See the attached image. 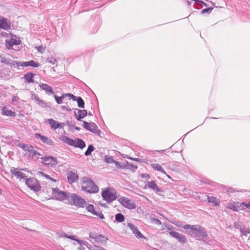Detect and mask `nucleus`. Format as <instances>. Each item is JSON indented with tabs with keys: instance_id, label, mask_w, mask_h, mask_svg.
Returning a JSON list of instances; mask_svg holds the SVG:
<instances>
[{
	"instance_id": "58",
	"label": "nucleus",
	"mask_w": 250,
	"mask_h": 250,
	"mask_svg": "<svg viewBox=\"0 0 250 250\" xmlns=\"http://www.w3.org/2000/svg\"><path fill=\"white\" fill-rule=\"evenodd\" d=\"M197 2L204 4L205 6H207V3L201 0H196Z\"/></svg>"
},
{
	"instance_id": "45",
	"label": "nucleus",
	"mask_w": 250,
	"mask_h": 250,
	"mask_svg": "<svg viewBox=\"0 0 250 250\" xmlns=\"http://www.w3.org/2000/svg\"><path fill=\"white\" fill-rule=\"evenodd\" d=\"M72 240L77 242L78 243H79L80 245H85L86 246L88 244L87 242H86V241H83V240H79V239H76L75 236H74V239H72Z\"/></svg>"
},
{
	"instance_id": "24",
	"label": "nucleus",
	"mask_w": 250,
	"mask_h": 250,
	"mask_svg": "<svg viewBox=\"0 0 250 250\" xmlns=\"http://www.w3.org/2000/svg\"><path fill=\"white\" fill-rule=\"evenodd\" d=\"M31 98L33 100H34L36 102L37 104H38L39 105H40L42 106H45V102L43 100L40 99V98L36 94H33L32 95Z\"/></svg>"
},
{
	"instance_id": "56",
	"label": "nucleus",
	"mask_w": 250,
	"mask_h": 250,
	"mask_svg": "<svg viewBox=\"0 0 250 250\" xmlns=\"http://www.w3.org/2000/svg\"><path fill=\"white\" fill-rule=\"evenodd\" d=\"M96 216H99L100 218L101 219H104V216L103 214L101 212L98 213V215H95Z\"/></svg>"
},
{
	"instance_id": "9",
	"label": "nucleus",
	"mask_w": 250,
	"mask_h": 250,
	"mask_svg": "<svg viewBox=\"0 0 250 250\" xmlns=\"http://www.w3.org/2000/svg\"><path fill=\"white\" fill-rule=\"evenodd\" d=\"M42 163L48 167H51L58 164L56 157H41Z\"/></svg>"
},
{
	"instance_id": "34",
	"label": "nucleus",
	"mask_w": 250,
	"mask_h": 250,
	"mask_svg": "<svg viewBox=\"0 0 250 250\" xmlns=\"http://www.w3.org/2000/svg\"><path fill=\"white\" fill-rule=\"evenodd\" d=\"M242 233L245 235H247V234L250 233V229L249 228L247 227L246 226H242L241 230H240Z\"/></svg>"
},
{
	"instance_id": "55",
	"label": "nucleus",
	"mask_w": 250,
	"mask_h": 250,
	"mask_svg": "<svg viewBox=\"0 0 250 250\" xmlns=\"http://www.w3.org/2000/svg\"><path fill=\"white\" fill-rule=\"evenodd\" d=\"M235 190L233 189L232 188H229L227 190V192L228 193V194H230V193L234 192Z\"/></svg>"
},
{
	"instance_id": "3",
	"label": "nucleus",
	"mask_w": 250,
	"mask_h": 250,
	"mask_svg": "<svg viewBox=\"0 0 250 250\" xmlns=\"http://www.w3.org/2000/svg\"><path fill=\"white\" fill-rule=\"evenodd\" d=\"M78 208H83L87 205L86 201L75 193H69L67 201Z\"/></svg>"
},
{
	"instance_id": "27",
	"label": "nucleus",
	"mask_w": 250,
	"mask_h": 250,
	"mask_svg": "<svg viewBox=\"0 0 250 250\" xmlns=\"http://www.w3.org/2000/svg\"><path fill=\"white\" fill-rule=\"evenodd\" d=\"M136 208V204L134 201L126 198V208L128 209H134Z\"/></svg>"
},
{
	"instance_id": "8",
	"label": "nucleus",
	"mask_w": 250,
	"mask_h": 250,
	"mask_svg": "<svg viewBox=\"0 0 250 250\" xmlns=\"http://www.w3.org/2000/svg\"><path fill=\"white\" fill-rule=\"evenodd\" d=\"M102 196L104 200L108 203H111L116 199L115 194L110 191L109 189H105L102 192Z\"/></svg>"
},
{
	"instance_id": "2",
	"label": "nucleus",
	"mask_w": 250,
	"mask_h": 250,
	"mask_svg": "<svg viewBox=\"0 0 250 250\" xmlns=\"http://www.w3.org/2000/svg\"><path fill=\"white\" fill-rule=\"evenodd\" d=\"M82 189L90 193H96L99 191V188L89 177L82 178Z\"/></svg>"
},
{
	"instance_id": "46",
	"label": "nucleus",
	"mask_w": 250,
	"mask_h": 250,
	"mask_svg": "<svg viewBox=\"0 0 250 250\" xmlns=\"http://www.w3.org/2000/svg\"><path fill=\"white\" fill-rule=\"evenodd\" d=\"M213 8V7H208V8L204 9L202 10L201 13L202 14H204L205 13H210L212 11Z\"/></svg>"
},
{
	"instance_id": "44",
	"label": "nucleus",
	"mask_w": 250,
	"mask_h": 250,
	"mask_svg": "<svg viewBox=\"0 0 250 250\" xmlns=\"http://www.w3.org/2000/svg\"><path fill=\"white\" fill-rule=\"evenodd\" d=\"M35 48L38 50V52L42 53L45 51L46 47L45 46L41 45L35 47Z\"/></svg>"
},
{
	"instance_id": "52",
	"label": "nucleus",
	"mask_w": 250,
	"mask_h": 250,
	"mask_svg": "<svg viewBox=\"0 0 250 250\" xmlns=\"http://www.w3.org/2000/svg\"><path fill=\"white\" fill-rule=\"evenodd\" d=\"M97 235H98L94 233H93V232H90L89 233V237L94 240H95V238L96 237Z\"/></svg>"
},
{
	"instance_id": "40",
	"label": "nucleus",
	"mask_w": 250,
	"mask_h": 250,
	"mask_svg": "<svg viewBox=\"0 0 250 250\" xmlns=\"http://www.w3.org/2000/svg\"><path fill=\"white\" fill-rule=\"evenodd\" d=\"M46 61L52 64H55L57 62V61L56 58H54L53 56H50L48 57L46 59Z\"/></svg>"
},
{
	"instance_id": "53",
	"label": "nucleus",
	"mask_w": 250,
	"mask_h": 250,
	"mask_svg": "<svg viewBox=\"0 0 250 250\" xmlns=\"http://www.w3.org/2000/svg\"><path fill=\"white\" fill-rule=\"evenodd\" d=\"M166 226L167 229L168 230H172L174 229L173 227L172 226H171V225H166Z\"/></svg>"
},
{
	"instance_id": "36",
	"label": "nucleus",
	"mask_w": 250,
	"mask_h": 250,
	"mask_svg": "<svg viewBox=\"0 0 250 250\" xmlns=\"http://www.w3.org/2000/svg\"><path fill=\"white\" fill-rule=\"evenodd\" d=\"M58 235L59 237H65L70 239H74V236L68 235L66 233L63 232H58Z\"/></svg>"
},
{
	"instance_id": "32",
	"label": "nucleus",
	"mask_w": 250,
	"mask_h": 250,
	"mask_svg": "<svg viewBox=\"0 0 250 250\" xmlns=\"http://www.w3.org/2000/svg\"><path fill=\"white\" fill-rule=\"evenodd\" d=\"M151 167H153V168H154V169L156 170H158V171H159L165 174H166V173L165 171V170L164 169V168H163L161 166L158 164H151Z\"/></svg>"
},
{
	"instance_id": "23",
	"label": "nucleus",
	"mask_w": 250,
	"mask_h": 250,
	"mask_svg": "<svg viewBox=\"0 0 250 250\" xmlns=\"http://www.w3.org/2000/svg\"><path fill=\"white\" fill-rule=\"evenodd\" d=\"M1 114L2 115H5L10 117H14L15 116V113L10 110L8 109L6 106H4L2 108Z\"/></svg>"
},
{
	"instance_id": "13",
	"label": "nucleus",
	"mask_w": 250,
	"mask_h": 250,
	"mask_svg": "<svg viewBox=\"0 0 250 250\" xmlns=\"http://www.w3.org/2000/svg\"><path fill=\"white\" fill-rule=\"evenodd\" d=\"M10 172L11 174L15 176L17 178L19 179H24L26 176L24 173L18 170V168L15 167H11L10 169Z\"/></svg>"
},
{
	"instance_id": "7",
	"label": "nucleus",
	"mask_w": 250,
	"mask_h": 250,
	"mask_svg": "<svg viewBox=\"0 0 250 250\" xmlns=\"http://www.w3.org/2000/svg\"><path fill=\"white\" fill-rule=\"evenodd\" d=\"M83 126L87 130L96 135H99L101 133L100 130L99 129L98 126L94 123H88L86 121H83Z\"/></svg>"
},
{
	"instance_id": "50",
	"label": "nucleus",
	"mask_w": 250,
	"mask_h": 250,
	"mask_svg": "<svg viewBox=\"0 0 250 250\" xmlns=\"http://www.w3.org/2000/svg\"><path fill=\"white\" fill-rule=\"evenodd\" d=\"M13 62H14V65L16 64L17 66H22L24 67V66L22 65L23 62H21L20 61L16 62V61H13Z\"/></svg>"
},
{
	"instance_id": "12",
	"label": "nucleus",
	"mask_w": 250,
	"mask_h": 250,
	"mask_svg": "<svg viewBox=\"0 0 250 250\" xmlns=\"http://www.w3.org/2000/svg\"><path fill=\"white\" fill-rule=\"evenodd\" d=\"M127 226L137 238H143L145 237L141 232L137 229V227L131 223H128Z\"/></svg>"
},
{
	"instance_id": "14",
	"label": "nucleus",
	"mask_w": 250,
	"mask_h": 250,
	"mask_svg": "<svg viewBox=\"0 0 250 250\" xmlns=\"http://www.w3.org/2000/svg\"><path fill=\"white\" fill-rule=\"evenodd\" d=\"M67 178L69 183H73L78 181L79 179L78 175L73 171H68L67 173Z\"/></svg>"
},
{
	"instance_id": "20",
	"label": "nucleus",
	"mask_w": 250,
	"mask_h": 250,
	"mask_svg": "<svg viewBox=\"0 0 250 250\" xmlns=\"http://www.w3.org/2000/svg\"><path fill=\"white\" fill-rule=\"evenodd\" d=\"M78 110V113L75 112V116L76 118L78 121H81V119H83L84 117H85L87 114V112L86 110H80V109H77Z\"/></svg>"
},
{
	"instance_id": "18",
	"label": "nucleus",
	"mask_w": 250,
	"mask_h": 250,
	"mask_svg": "<svg viewBox=\"0 0 250 250\" xmlns=\"http://www.w3.org/2000/svg\"><path fill=\"white\" fill-rule=\"evenodd\" d=\"M105 162H106L107 163L113 164L114 165H115V167H117V168H123L125 167V165H121L118 162L114 161L113 159V157H105Z\"/></svg>"
},
{
	"instance_id": "49",
	"label": "nucleus",
	"mask_w": 250,
	"mask_h": 250,
	"mask_svg": "<svg viewBox=\"0 0 250 250\" xmlns=\"http://www.w3.org/2000/svg\"><path fill=\"white\" fill-rule=\"evenodd\" d=\"M140 176H141V177L142 178H146L147 179H148L150 178L149 175L147 173H142Z\"/></svg>"
},
{
	"instance_id": "15",
	"label": "nucleus",
	"mask_w": 250,
	"mask_h": 250,
	"mask_svg": "<svg viewBox=\"0 0 250 250\" xmlns=\"http://www.w3.org/2000/svg\"><path fill=\"white\" fill-rule=\"evenodd\" d=\"M21 43V40L16 38H11L10 40H6V47L8 49H10L14 45H20Z\"/></svg>"
},
{
	"instance_id": "37",
	"label": "nucleus",
	"mask_w": 250,
	"mask_h": 250,
	"mask_svg": "<svg viewBox=\"0 0 250 250\" xmlns=\"http://www.w3.org/2000/svg\"><path fill=\"white\" fill-rule=\"evenodd\" d=\"M20 146L22 147L24 150H27L29 152H32L34 150V147L31 146H28L26 145L21 144Z\"/></svg>"
},
{
	"instance_id": "10",
	"label": "nucleus",
	"mask_w": 250,
	"mask_h": 250,
	"mask_svg": "<svg viewBox=\"0 0 250 250\" xmlns=\"http://www.w3.org/2000/svg\"><path fill=\"white\" fill-rule=\"evenodd\" d=\"M169 235L175 239H176L179 242L184 244L187 242V239L185 236L182 234L179 233L178 232L171 231L169 232Z\"/></svg>"
},
{
	"instance_id": "5",
	"label": "nucleus",
	"mask_w": 250,
	"mask_h": 250,
	"mask_svg": "<svg viewBox=\"0 0 250 250\" xmlns=\"http://www.w3.org/2000/svg\"><path fill=\"white\" fill-rule=\"evenodd\" d=\"M60 139L63 143L70 146L79 147L80 148H83L85 146V144L84 141L80 139L73 140L66 136H63L61 137Z\"/></svg>"
},
{
	"instance_id": "35",
	"label": "nucleus",
	"mask_w": 250,
	"mask_h": 250,
	"mask_svg": "<svg viewBox=\"0 0 250 250\" xmlns=\"http://www.w3.org/2000/svg\"><path fill=\"white\" fill-rule=\"evenodd\" d=\"M115 219L117 222L120 223L124 221L125 217L121 213H117L115 215Z\"/></svg>"
},
{
	"instance_id": "38",
	"label": "nucleus",
	"mask_w": 250,
	"mask_h": 250,
	"mask_svg": "<svg viewBox=\"0 0 250 250\" xmlns=\"http://www.w3.org/2000/svg\"><path fill=\"white\" fill-rule=\"evenodd\" d=\"M77 102L78 103V105L80 108H83L84 106V102L83 100V99L80 97H79L77 98Z\"/></svg>"
},
{
	"instance_id": "30",
	"label": "nucleus",
	"mask_w": 250,
	"mask_h": 250,
	"mask_svg": "<svg viewBox=\"0 0 250 250\" xmlns=\"http://www.w3.org/2000/svg\"><path fill=\"white\" fill-rule=\"evenodd\" d=\"M106 240V238L101 235H97L96 237L95 238V241H96V242H99L103 244L105 243Z\"/></svg>"
},
{
	"instance_id": "57",
	"label": "nucleus",
	"mask_w": 250,
	"mask_h": 250,
	"mask_svg": "<svg viewBox=\"0 0 250 250\" xmlns=\"http://www.w3.org/2000/svg\"><path fill=\"white\" fill-rule=\"evenodd\" d=\"M126 158L130 159L131 160H133L136 161H140V159H139V158H135V159H134L133 157H126Z\"/></svg>"
},
{
	"instance_id": "47",
	"label": "nucleus",
	"mask_w": 250,
	"mask_h": 250,
	"mask_svg": "<svg viewBox=\"0 0 250 250\" xmlns=\"http://www.w3.org/2000/svg\"><path fill=\"white\" fill-rule=\"evenodd\" d=\"M235 206L236 207V208L237 209V211L241 209V207H242V205H244V203H239V202H234Z\"/></svg>"
},
{
	"instance_id": "21",
	"label": "nucleus",
	"mask_w": 250,
	"mask_h": 250,
	"mask_svg": "<svg viewBox=\"0 0 250 250\" xmlns=\"http://www.w3.org/2000/svg\"><path fill=\"white\" fill-rule=\"evenodd\" d=\"M34 75H35L32 72H28L24 74L23 79H24L25 82L27 83H34Z\"/></svg>"
},
{
	"instance_id": "51",
	"label": "nucleus",
	"mask_w": 250,
	"mask_h": 250,
	"mask_svg": "<svg viewBox=\"0 0 250 250\" xmlns=\"http://www.w3.org/2000/svg\"><path fill=\"white\" fill-rule=\"evenodd\" d=\"M151 220L158 225H161L162 224L161 221L157 218H152Z\"/></svg>"
},
{
	"instance_id": "11",
	"label": "nucleus",
	"mask_w": 250,
	"mask_h": 250,
	"mask_svg": "<svg viewBox=\"0 0 250 250\" xmlns=\"http://www.w3.org/2000/svg\"><path fill=\"white\" fill-rule=\"evenodd\" d=\"M10 22L3 17H0V28L5 30L10 28Z\"/></svg>"
},
{
	"instance_id": "41",
	"label": "nucleus",
	"mask_w": 250,
	"mask_h": 250,
	"mask_svg": "<svg viewBox=\"0 0 250 250\" xmlns=\"http://www.w3.org/2000/svg\"><path fill=\"white\" fill-rule=\"evenodd\" d=\"M94 146L92 145H89L87 149L85 152V155L86 156L89 155L91 154V153L94 150Z\"/></svg>"
},
{
	"instance_id": "6",
	"label": "nucleus",
	"mask_w": 250,
	"mask_h": 250,
	"mask_svg": "<svg viewBox=\"0 0 250 250\" xmlns=\"http://www.w3.org/2000/svg\"><path fill=\"white\" fill-rule=\"evenodd\" d=\"M25 184L29 188L35 192H38L41 190V185L35 178H30L26 179Z\"/></svg>"
},
{
	"instance_id": "54",
	"label": "nucleus",
	"mask_w": 250,
	"mask_h": 250,
	"mask_svg": "<svg viewBox=\"0 0 250 250\" xmlns=\"http://www.w3.org/2000/svg\"><path fill=\"white\" fill-rule=\"evenodd\" d=\"M94 250H105L103 248L100 247L99 246H95Z\"/></svg>"
},
{
	"instance_id": "42",
	"label": "nucleus",
	"mask_w": 250,
	"mask_h": 250,
	"mask_svg": "<svg viewBox=\"0 0 250 250\" xmlns=\"http://www.w3.org/2000/svg\"><path fill=\"white\" fill-rule=\"evenodd\" d=\"M227 208L229 209H230L233 211H237V209L236 208V207H235V206L234 203L228 204V205L227 206Z\"/></svg>"
},
{
	"instance_id": "33",
	"label": "nucleus",
	"mask_w": 250,
	"mask_h": 250,
	"mask_svg": "<svg viewBox=\"0 0 250 250\" xmlns=\"http://www.w3.org/2000/svg\"><path fill=\"white\" fill-rule=\"evenodd\" d=\"M86 207L87 211L90 212L93 215H98V212L95 211L93 205L88 204L87 206H86Z\"/></svg>"
},
{
	"instance_id": "16",
	"label": "nucleus",
	"mask_w": 250,
	"mask_h": 250,
	"mask_svg": "<svg viewBox=\"0 0 250 250\" xmlns=\"http://www.w3.org/2000/svg\"><path fill=\"white\" fill-rule=\"evenodd\" d=\"M48 123L50 125L52 128L54 129L62 128L64 127V124L62 123H59L57 121L53 119H48Z\"/></svg>"
},
{
	"instance_id": "22",
	"label": "nucleus",
	"mask_w": 250,
	"mask_h": 250,
	"mask_svg": "<svg viewBox=\"0 0 250 250\" xmlns=\"http://www.w3.org/2000/svg\"><path fill=\"white\" fill-rule=\"evenodd\" d=\"M147 186L149 188H151L153 190H155L157 192H161L162 191L161 189L158 187L154 181L148 182Z\"/></svg>"
},
{
	"instance_id": "4",
	"label": "nucleus",
	"mask_w": 250,
	"mask_h": 250,
	"mask_svg": "<svg viewBox=\"0 0 250 250\" xmlns=\"http://www.w3.org/2000/svg\"><path fill=\"white\" fill-rule=\"evenodd\" d=\"M52 194L53 198L57 200L66 202L68 199L69 192L61 190L58 188H51Z\"/></svg>"
},
{
	"instance_id": "19",
	"label": "nucleus",
	"mask_w": 250,
	"mask_h": 250,
	"mask_svg": "<svg viewBox=\"0 0 250 250\" xmlns=\"http://www.w3.org/2000/svg\"><path fill=\"white\" fill-rule=\"evenodd\" d=\"M35 136L36 137L40 138L43 143L48 145H52L53 144V142L51 139L41 134L36 133L35 134Z\"/></svg>"
},
{
	"instance_id": "48",
	"label": "nucleus",
	"mask_w": 250,
	"mask_h": 250,
	"mask_svg": "<svg viewBox=\"0 0 250 250\" xmlns=\"http://www.w3.org/2000/svg\"><path fill=\"white\" fill-rule=\"evenodd\" d=\"M65 96H66V97H69V98L72 99L73 100V101H77V97L76 96H75L72 94H70V93L65 94Z\"/></svg>"
},
{
	"instance_id": "62",
	"label": "nucleus",
	"mask_w": 250,
	"mask_h": 250,
	"mask_svg": "<svg viewBox=\"0 0 250 250\" xmlns=\"http://www.w3.org/2000/svg\"><path fill=\"white\" fill-rule=\"evenodd\" d=\"M158 152H159L160 154L162 155L163 153L164 152V150H160Z\"/></svg>"
},
{
	"instance_id": "26",
	"label": "nucleus",
	"mask_w": 250,
	"mask_h": 250,
	"mask_svg": "<svg viewBox=\"0 0 250 250\" xmlns=\"http://www.w3.org/2000/svg\"><path fill=\"white\" fill-rule=\"evenodd\" d=\"M22 65L24 67L32 66L33 67H38L40 65L39 63L33 60L28 62H23Z\"/></svg>"
},
{
	"instance_id": "61",
	"label": "nucleus",
	"mask_w": 250,
	"mask_h": 250,
	"mask_svg": "<svg viewBox=\"0 0 250 250\" xmlns=\"http://www.w3.org/2000/svg\"><path fill=\"white\" fill-rule=\"evenodd\" d=\"M174 224L179 227H183L182 226L179 225V223H174Z\"/></svg>"
},
{
	"instance_id": "25",
	"label": "nucleus",
	"mask_w": 250,
	"mask_h": 250,
	"mask_svg": "<svg viewBox=\"0 0 250 250\" xmlns=\"http://www.w3.org/2000/svg\"><path fill=\"white\" fill-rule=\"evenodd\" d=\"M207 199L208 203L212 204L215 206H219L220 203V200L215 197L208 196Z\"/></svg>"
},
{
	"instance_id": "1",
	"label": "nucleus",
	"mask_w": 250,
	"mask_h": 250,
	"mask_svg": "<svg viewBox=\"0 0 250 250\" xmlns=\"http://www.w3.org/2000/svg\"><path fill=\"white\" fill-rule=\"evenodd\" d=\"M184 229H190L197 240H203L204 242L208 241V237L205 229L198 225H186L183 226Z\"/></svg>"
},
{
	"instance_id": "28",
	"label": "nucleus",
	"mask_w": 250,
	"mask_h": 250,
	"mask_svg": "<svg viewBox=\"0 0 250 250\" xmlns=\"http://www.w3.org/2000/svg\"><path fill=\"white\" fill-rule=\"evenodd\" d=\"M39 174L42 177H44L48 182V183H51L52 182H56L57 180L55 179L52 178L49 175L43 173V172H39Z\"/></svg>"
},
{
	"instance_id": "59",
	"label": "nucleus",
	"mask_w": 250,
	"mask_h": 250,
	"mask_svg": "<svg viewBox=\"0 0 250 250\" xmlns=\"http://www.w3.org/2000/svg\"><path fill=\"white\" fill-rule=\"evenodd\" d=\"M243 205L245 206L248 208H250V204H245L244 203V205Z\"/></svg>"
},
{
	"instance_id": "64",
	"label": "nucleus",
	"mask_w": 250,
	"mask_h": 250,
	"mask_svg": "<svg viewBox=\"0 0 250 250\" xmlns=\"http://www.w3.org/2000/svg\"><path fill=\"white\" fill-rule=\"evenodd\" d=\"M167 175V178L170 179V177L169 175H167V174H166Z\"/></svg>"
},
{
	"instance_id": "29",
	"label": "nucleus",
	"mask_w": 250,
	"mask_h": 250,
	"mask_svg": "<svg viewBox=\"0 0 250 250\" xmlns=\"http://www.w3.org/2000/svg\"><path fill=\"white\" fill-rule=\"evenodd\" d=\"M137 167H138L137 165L131 163H129L128 162L126 161V169H128L134 172L137 168Z\"/></svg>"
},
{
	"instance_id": "43",
	"label": "nucleus",
	"mask_w": 250,
	"mask_h": 250,
	"mask_svg": "<svg viewBox=\"0 0 250 250\" xmlns=\"http://www.w3.org/2000/svg\"><path fill=\"white\" fill-rule=\"evenodd\" d=\"M242 226L243 225L242 223L240 221L235 222L234 223V227L236 229H239L240 230H241Z\"/></svg>"
},
{
	"instance_id": "39",
	"label": "nucleus",
	"mask_w": 250,
	"mask_h": 250,
	"mask_svg": "<svg viewBox=\"0 0 250 250\" xmlns=\"http://www.w3.org/2000/svg\"><path fill=\"white\" fill-rule=\"evenodd\" d=\"M66 97L65 96V94H63L62 96L59 97L57 95H54V98L55 100L58 104H61L62 103V100L64 98V97Z\"/></svg>"
},
{
	"instance_id": "31",
	"label": "nucleus",
	"mask_w": 250,
	"mask_h": 250,
	"mask_svg": "<svg viewBox=\"0 0 250 250\" xmlns=\"http://www.w3.org/2000/svg\"><path fill=\"white\" fill-rule=\"evenodd\" d=\"M0 58L1 63L11 65H14V62H13V61L10 59L4 57H1Z\"/></svg>"
},
{
	"instance_id": "17",
	"label": "nucleus",
	"mask_w": 250,
	"mask_h": 250,
	"mask_svg": "<svg viewBox=\"0 0 250 250\" xmlns=\"http://www.w3.org/2000/svg\"><path fill=\"white\" fill-rule=\"evenodd\" d=\"M39 86L42 90L45 91L48 95L54 93L52 87L47 84L42 83H40Z\"/></svg>"
},
{
	"instance_id": "63",
	"label": "nucleus",
	"mask_w": 250,
	"mask_h": 250,
	"mask_svg": "<svg viewBox=\"0 0 250 250\" xmlns=\"http://www.w3.org/2000/svg\"><path fill=\"white\" fill-rule=\"evenodd\" d=\"M62 108L63 109H66V107L65 106H62Z\"/></svg>"
},
{
	"instance_id": "60",
	"label": "nucleus",
	"mask_w": 250,
	"mask_h": 250,
	"mask_svg": "<svg viewBox=\"0 0 250 250\" xmlns=\"http://www.w3.org/2000/svg\"><path fill=\"white\" fill-rule=\"evenodd\" d=\"M78 249L79 250H85L84 248L82 245H81V246L78 248Z\"/></svg>"
}]
</instances>
